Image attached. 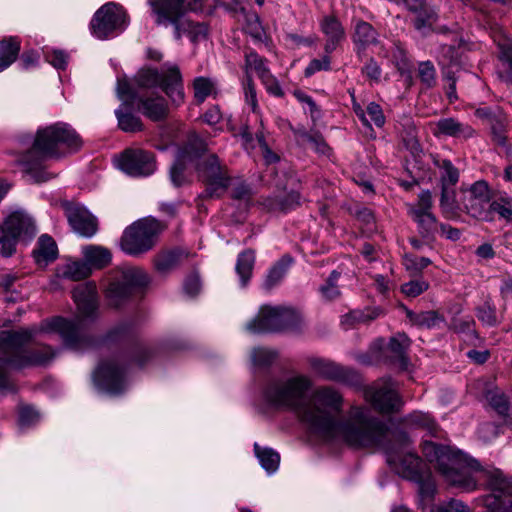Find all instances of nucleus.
I'll return each instance as SVG.
<instances>
[{
    "mask_svg": "<svg viewBox=\"0 0 512 512\" xmlns=\"http://www.w3.org/2000/svg\"><path fill=\"white\" fill-rule=\"evenodd\" d=\"M244 86V94L246 102L251 106L252 110L255 111L257 107L256 90L254 87L253 80L250 75L247 74Z\"/></svg>",
    "mask_w": 512,
    "mask_h": 512,
    "instance_id": "63",
    "label": "nucleus"
},
{
    "mask_svg": "<svg viewBox=\"0 0 512 512\" xmlns=\"http://www.w3.org/2000/svg\"><path fill=\"white\" fill-rule=\"evenodd\" d=\"M461 203L464 211L471 217L481 221H492L490 191L487 182L476 181L469 188L462 189Z\"/></svg>",
    "mask_w": 512,
    "mask_h": 512,
    "instance_id": "17",
    "label": "nucleus"
},
{
    "mask_svg": "<svg viewBox=\"0 0 512 512\" xmlns=\"http://www.w3.org/2000/svg\"><path fill=\"white\" fill-rule=\"evenodd\" d=\"M365 399L375 410L383 414L397 412L403 405L398 393L388 384L366 389Z\"/></svg>",
    "mask_w": 512,
    "mask_h": 512,
    "instance_id": "20",
    "label": "nucleus"
},
{
    "mask_svg": "<svg viewBox=\"0 0 512 512\" xmlns=\"http://www.w3.org/2000/svg\"><path fill=\"white\" fill-rule=\"evenodd\" d=\"M261 82L269 94L276 97H282L284 95L278 80L272 74L268 76L266 75V77L262 79Z\"/></svg>",
    "mask_w": 512,
    "mask_h": 512,
    "instance_id": "64",
    "label": "nucleus"
},
{
    "mask_svg": "<svg viewBox=\"0 0 512 512\" xmlns=\"http://www.w3.org/2000/svg\"><path fill=\"white\" fill-rule=\"evenodd\" d=\"M66 216L72 229L80 236L91 238L96 234L98 230L97 219L84 207H68Z\"/></svg>",
    "mask_w": 512,
    "mask_h": 512,
    "instance_id": "21",
    "label": "nucleus"
},
{
    "mask_svg": "<svg viewBox=\"0 0 512 512\" xmlns=\"http://www.w3.org/2000/svg\"><path fill=\"white\" fill-rule=\"evenodd\" d=\"M134 81L141 89L161 87L176 106L184 102L182 76L176 65H165L161 73L157 69L144 67L136 73Z\"/></svg>",
    "mask_w": 512,
    "mask_h": 512,
    "instance_id": "8",
    "label": "nucleus"
},
{
    "mask_svg": "<svg viewBox=\"0 0 512 512\" xmlns=\"http://www.w3.org/2000/svg\"><path fill=\"white\" fill-rule=\"evenodd\" d=\"M34 330H21L4 333L0 344V388L8 383V369H23L46 365L55 356L50 347L28 350L24 346L34 336Z\"/></svg>",
    "mask_w": 512,
    "mask_h": 512,
    "instance_id": "5",
    "label": "nucleus"
},
{
    "mask_svg": "<svg viewBox=\"0 0 512 512\" xmlns=\"http://www.w3.org/2000/svg\"><path fill=\"white\" fill-rule=\"evenodd\" d=\"M188 29L184 34H188L192 41H198L201 38H205L208 33V28L203 23H194L187 19Z\"/></svg>",
    "mask_w": 512,
    "mask_h": 512,
    "instance_id": "60",
    "label": "nucleus"
},
{
    "mask_svg": "<svg viewBox=\"0 0 512 512\" xmlns=\"http://www.w3.org/2000/svg\"><path fill=\"white\" fill-rule=\"evenodd\" d=\"M474 129L455 118H441L434 124L433 134L436 137L446 136L460 139L473 137Z\"/></svg>",
    "mask_w": 512,
    "mask_h": 512,
    "instance_id": "26",
    "label": "nucleus"
},
{
    "mask_svg": "<svg viewBox=\"0 0 512 512\" xmlns=\"http://www.w3.org/2000/svg\"><path fill=\"white\" fill-rule=\"evenodd\" d=\"M405 422L409 425L425 428L431 436L438 437V426L427 413L413 412L406 416Z\"/></svg>",
    "mask_w": 512,
    "mask_h": 512,
    "instance_id": "42",
    "label": "nucleus"
},
{
    "mask_svg": "<svg viewBox=\"0 0 512 512\" xmlns=\"http://www.w3.org/2000/svg\"><path fill=\"white\" fill-rule=\"evenodd\" d=\"M434 165L440 170L441 213L447 219H456L459 217V205L456 200L455 185L459 181V170L448 159L435 158Z\"/></svg>",
    "mask_w": 512,
    "mask_h": 512,
    "instance_id": "13",
    "label": "nucleus"
},
{
    "mask_svg": "<svg viewBox=\"0 0 512 512\" xmlns=\"http://www.w3.org/2000/svg\"><path fill=\"white\" fill-rule=\"evenodd\" d=\"M57 245L52 237L47 234L40 236L37 247L33 251L35 261L39 265H46L57 258Z\"/></svg>",
    "mask_w": 512,
    "mask_h": 512,
    "instance_id": "29",
    "label": "nucleus"
},
{
    "mask_svg": "<svg viewBox=\"0 0 512 512\" xmlns=\"http://www.w3.org/2000/svg\"><path fill=\"white\" fill-rule=\"evenodd\" d=\"M199 179L206 183L204 197H219V190H226L229 185V175L226 167L222 166L215 154L208 155L196 165Z\"/></svg>",
    "mask_w": 512,
    "mask_h": 512,
    "instance_id": "16",
    "label": "nucleus"
},
{
    "mask_svg": "<svg viewBox=\"0 0 512 512\" xmlns=\"http://www.w3.org/2000/svg\"><path fill=\"white\" fill-rule=\"evenodd\" d=\"M245 65L247 68V72L249 74V70H253L256 72L260 80L264 79L266 75H270V69L267 66V61L265 58L261 57L254 51H250L245 55Z\"/></svg>",
    "mask_w": 512,
    "mask_h": 512,
    "instance_id": "43",
    "label": "nucleus"
},
{
    "mask_svg": "<svg viewBox=\"0 0 512 512\" xmlns=\"http://www.w3.org/2000/svg\"><path fill=\"white\" fill-rule=\"evenodd\" d=\"M501 32L494 36V40L498 42L500 48L501 75L508 81L512 82V42L508 39L503 41L500 39Z\"/></svg>",
    "mask_w": 512,
    "mask_h": 512,
    "instance_id": "35",
    "label": "nucleus"
},
{
    "mask_svg": "<svg viewBox=\"0 0 512 512\" xmlns=\"http://www.w3.org/2000/svg\"><path fill=\"white\" fill-rule=\"evenodd\" d=\"M330 69V57L325 55L320 59H313L305 69V75L311 76L318 71Z\"/></svg>",
    "mask_w": 512,
    "mask_h": 512,
    "instance_id": "61",
    "label": "nucleus"
},
{
    "mask_svg": "<svg viewBox=\"0 0 512 512\" xmlns=\"http://www.w3.org/2000/svg\"><path fill=\"white\" fill-rule=\"evenodd\" d=\"M128 25V15L125 9L114 2H108L101 6L94 14L90 29L92 34L104 40L115 32H122Z\"/></svg>",
    "mask_w": 512,
    "mask_h": 512,
    "instance_id": "14",
    "label": "nucleus"
},
{
    "mask_svg": "<svg viewBox=\"0 0 512 512\" xmlns=\"http://www.w3.org/2000/svg\"><path fill=\"white\" fill-rule=\"evenodd\" d=\"M311 387L312 381L306 375L282 376L266 384L263 397L275 407L293 411L311 433L326 442L371 446L384 437L383 423L367 407L353 405L343 418L337 419L344 405L342 393L322 386L306 400Z\"/></svg>",
    "mask_w": 512,
    "mask_h": 512,
    "instance_id": "1",
    "label": "nucleus"
},
{
    "mask_svg": "<svg viewBox=\"0 0 512 512\" xmlns=\"http://www.w3.org/2000/svg\"><path fill=\"white\" fill-rule=\"evenodd\" d=\"M411 345V340L405 333H397L391 337L388 343V350L400 361L402 365L407 364L406 352Z\"/></svg>",
    "mask_w": 512,
    "mask_h": 512,
    "instance_id": "40",
    "label": "nucleus"
},
{
    "mask_svg": "<svg viewBox=\"0 0 512 512\" xmlns=\"http://www.w3.org/2000/svg\"><path fill=\"white\" fill-rule=\"evenodd\" d=\"M292 258L288 255L283 256L277 261L269 270L264 280L263 286L266 290H270L278 285L285 277L290 265Z\"/></svg>",
    "mask_w": 512,
    "mask_h": 512,
    "instance_id": "34",
    "label": "nucleus"
},
{
    "mask_svg": "<svg viewBox=\"0 0 512 512\" xmlns=\"http://www.w3.org/2000/svg\"><path fill=\"white\" fill-rule=\"evenodd\" d=\"M148 283V276L140 268L130 267L121 271L105 289L109 306L118 308L126 303L137 288Z\"/></svg>",
    "mask_w": 512,
    "mask_h": 512,
    "instance_id": "12",
    "label": "nucleus"
},
{
    "mask_svg": "<svg viewBox=\"0 0 512 512\" xmlns=\"http://www.w3.org/2000/svg\"><path fill=\"white\" fill-rule=\"evenodd\" d=\"M418 72L423 84L429 88L434 86L436 82V71L434 65L430 61L420 63Z\"/></svg>",
    "mask_w": 512,
    "mask_h": 512,
    "instance_id": "56",
    "label": "nucleus"
},
{
    "mask_svg": "<svg viewBox=\"0 0 512 512\" xmlns=\"http://www.w3.org/2000/svg\"><path fill=\"white\" fill-rule=\"evenodd\" d=\"M366 113L369 116L371 122H373L377 127H382L385 124V116L379 104L370 102L367 105Z\"/></svg>",
    "mask_w": 512,
    "mask_h": 512,
    "instance_id": "59",
    "label": "nucleus"
},
{
    "mask_svg": "<svg viewBox=\"0 0 512 512\" xmlns=\"http://www.w3.org/2000/svg\"><path fill=\"white\" fill-rule=\"evenodd\" d=\"M131 106L130 104L122 103L115 111L118 126L124 132H137L143 129L141 119L130 111Z\"/></svg>",
    "mask_w": 512,
    "mask_h": 512,
    "instance_id": "33",
    "label": "nucleus"
},
{
    "mask_svg": "<svg viewBox=\"0 0 512 512\" xmlns=\"http://www.w3.org/2000/svg\"><path fill=\"white\" fill-rule=\"evenodd\" d=\"M118 167L127 175L146 177L155 172L156 161L151 152L142 149H127L122 153Z\"/></svg>",
    "mask_w": 512,
    "mask_h": 512,
    "instance_id": "19",
    "label": "nucleus"
},
{
    "mask_svg": "<svg viewBox=\"0 0 512 512\" xmlns=\"http://www.w3.org/2000/svg\"><path fill=\"white\" fill-rule=\"evenodd\" d=\"M187 255L181 250L159 253L154 258V266L158 273L165 275L175 269Z\"/></svg>",
    "mask_w": 512,
    "mask_h": 512,
    "instance_id": "31",
    "label": "nucleus"
},
{
    "mask_svg": "<svg viewBox=\"0 0 512 512\" xmlns=\"http://www.w3.org/2000/svg\"><path fill=\"white\" fill-rule=\"evenodd\" d=\"M339 276L340 273H338L336 270H333L326 283L320 287V292L325 299L333 300L340 295V291L336 285Z\"/></svg>",
    "mask_w": 512,
    "mask_h": 512,
    "instance_id": "53",
    "label": "nucleus"
},
{
    "mask_svg": "<svg viewBox=\"0 0 512 512\" xmlns=\"http://www.w3.org/2000/svg\"><path fill=\"white\" fill-rule=\"evenodd\" d=\"M117 95L123 103L134 105L140 93L137 92L126 79L117 80Z\"/></svg>",
    "mask_w": 512,
    "mask_h": 512,
    "instance_id": "49",
    "label": "nucleus"
},
{
    "mask_svg": "<svg viewBox=\"0 0 512 512\" xmlns=\"http://www.w3.org/2000/svg\"><path fill=\"white\" fill-rule=\"evenodd\" d=\"M82 147V139L67 123L55 124L39 128L36 132L32 147L17 160L22 171L34 183L47 182L55 174L47 171L46 161L63 155L61 148L76 152Z\"/></svg>",
    "mask_w": 512,
    "mask_h": 512,
    "instance_id": "3",
    "label": "nucleus"
},
{
    "mask_svg": "<svg viewBox=\"0 0 512 512\" xmlns=\"http://www.w3.org/2000/svg\"><path fill=\"white\" fill-rule=\"evenodd\" d=\"M190 146L184 147L177 154L175 163L170 168V180L175 187H181L187 183L184 175L186 163L193 160Z\"/></svg>",
    "mask_w": 512,
    "mask_h": 512,
    "instance_id": "30",
    "label": "nucleus"
},
{
    "mask_svg": "<svg viewBox=\"0 0 512 512\" xmlns=\"http://www.w3.org/2000/svg\"><path fill=\"white\" fill-rule=\"evenodd\" d=\"M73 299L77 307L76 317L48 319L43 322L42 331L58 333L67 347L81 350L90 342L85 335V321L95 319L98 310L96 285L87 282L76 286L73 290Z\"/></svg>",
    "mask_w": 512,
    "mask_h": 512,
    "instance_id": "4",
    "label": "nucleus"
},
{
    "mask_svg": "<svg viewBox=\"0 0 512 512\" xmlns=\"http://www.w3.org/2000/svg\"><path fill=\"white\" fill-rule=\"evenodd\" d=\"M385 427L384 437L375 445L371 446H353L354 449H376L382 448L386 452L387 463L401 477L419 481L422 478L423 462L414 453L411 447V441L404 432L394 433L388 424L376 417Z\"/></svg>",
    "mask_w": 512,
    "mask_h": 512,
    "instance_id": "6",
    "label": "nucleus"
},
{
    "mask_svg": "<svg viewBox=\"0 0 512 512\" xmlns=\"http://www.w3.org/2000/svg\"><path fill=\"white\" fill-rule=\"evenodd\" d=\"M20 41L16 37L3 39L0 42V72L8 68L17 58Z\"/></svg>",
    "mask_w": 512,
    "mask_h": 512,
    "instance_id": "38",
    "label": "nucleus"
},
{
    "mask_svg": "<svg viewBox=\"0 0 512 512\" xmlns=\"http://www.w3.org/2000/svg\"><path fill=\"white\" fill-rule=\"evenodd\" d=\"M40 419L39 412L32 407H22L19 412V426L29 427Z\"/></svg>",
    "mask_w": 512,
    "mask_h": 512,
    "instance_id": "57",
    "label": "nucleus"
},
{
    "mask_svg": "<svg viewBox=\"0 0 512 512\" xmlns=\"http://www.w3.org/2000/svg\"><path fill=\"white\" fill-rule=\"evenodd\" d=\"M406 315L413 325L421 328H436L444 322V318L440 316L436 311H424L415 313L411 310H407Z\"/></svg>",
    "mask_w": 512,
    "mask_h": 512,
    "instance_id": "39",
    "label": "nucleus"
},
{
    "mask_svg": "<svg viewBox=\"0 0 512 512\" xmlns=\"http://www.w3.org/2000/svg\"><path fill=\"white\" fill-rule=\"evenodd\" d=\"M487 400L491 407L502 416H507L509 411L508 398L503 393L488 392Z\"/></svg>",
    "mask_w": 512,
    "mask_h": 512,
    "instance_id": "52",
    "label": "nucleus"
},
{
    "mask_svg": "<svg viewBox=\"0 0 512 512\" xmlns=\"http://www.w3.org/2000/svg\"><path fill=\"white\" fill-rule=\"evenodd\" d=\"M255 264V252L246 249L238 255L235 270L240 279L241 287H246L252 277Z\"/></svg>",
    "mask_w": 512,
    "mask_h": 512,
    "instance_id": "32",
    "label": "nucleus"
},
{
    "mask_svg": "<svg viewBox=\"0 0 512 512\" xmlns=\"http://www.w3.org/2000/svg\"><path fill=\"white\" fill-rule=\"evenodd\" d=\"M463 51L460 46L442 44L439 47L437 59L439 65L442 67L443 73L445 71L457 72L462 66Z\"/></svg>",
    "mask_w": 512,
    "mask_h": 512,
    "instance_id": "27",
    "label": "nucleus"
},
{
    "mask_svg": "<svg viewBox=\"0 0 512 512\" xmlns=\"http://www.w3.org/2000/svg\"><path fill=\"white\" fill-rule=\"evenodd\" d=\"M432 512H470V509L462 501L451 499L446 504L434 508Z\"/></svg>",
    "mask_w": 512,
    "mask_h": 512,
    "instance_id": "62",
    "label": "nucleus"
},
{
    "mask_svg": "<svg viewBox=\"0 0 512 512\" xmlns=\"http://www.w3.org/2000/svg\"><path fill=\"white\" fill-rule=\"evenodd\" d=\"M254 452L261 467L268 474H273L277 471L280 463V455L275 450L268 447H261L258 443H254Z\"/></svg>",
    "mask_w": 512,
    "mask_h": 512,
    "instance_id": "37",
    "label": "nucleus"
},
{
    "mask_svg": "<svg viewBox=\"0 0 512 512\" xmlns=\"http://www.w3.org/2000/svg\"><path fill=\"white\" fill-rule=\"evenodd\" d=\"M433 207L432 193L423 190L418 195L416 203L408 204V214L416 223L417 231L425 243L429 244L435 240L440 223L431 212Z\"/></svg>",
    "mask_w": 512,
    "mask_h": 512,
    "instance_id": "15",
    "label": "nucleus"
},
{
    "mask_svg": "<svg viewBox=\"0 0 512 512\" xmlns=\"http://www.w3.org/2000/svg\"><path fill=\"white\" fill-rule=\"evenodd\" d=\"M45 58L56 69H65L68 63V55L62 50L46 51Z\"/></svg>",
    "mask_w": 512,
    "mask_h": 512,
    "instance_id": "58",
    "label": "nucleus"
},
{
    "mask_svg": "<svg viewBox=\"0 0 512 512\" xmlns=\"http://www.w3.org/2000/svg\"><path fill=\"white\" fill-rule=\"evenodd\" d=\"M475 325L476 323L472 317L463 319L454 318L451 322V329L456 333L464 334L466 336V340L474 344L476 340H479V336L475 330Z\"/></svg>",
    "mask_w": 512,
    "mask_h": 512,
    "instance_id": "44",
    "label": "nucleus"
},
{
    "mask_svg": "<svg viewBox=\"0 0 512 512\" xmlns=\"http://www.w3.org/2000/svg\"><path fill=\"white\" fill-rule=\"evenodd\" d=\"M352 23L351 38L357 54L363 53L369 46L379 43V33L370 23L360 18H353Z\"/></svg>",
    "mask_w": 512,
    "mask_h": 512,
    "instance_id": "24",
    "label": "nucleus"
},
{
    "mask_svg": "<svg viewBox=\"0 0 512 512\" xmlns=\"http://www.w3.org/2000/svg\"><path fill=\"white\" fill-rule=\"evenodd\" d=\"M160 230L161 224L156 219L138 220L125 229L121 237V248L129 255H141L152 249Z\"/></svg>",
    "mask_w": 512,
    "mask_h": 512,
    "instance_id": "10",
    "label": "nucleus"
},
{
    "mask_svg": "<svg viewBox=\"0 0 512 512\" xmlns=\"http://www.w3.org/2000/svg\"><path fill=\"white\" fill-rule=\"evenodd\" d=\"M307 363L318 377L331 381H345L349 371L343 366L321 357H309Z\"/></svg>",
    "mask_w": 512,
    "mask_h": 512,
    "instance_id": "23",
    "label": "nucleus"
},
{
    "mask_svg": "<svg viewBox=\"0 0 512 512\" xmlns=\"http://www.w3.org/2000/svg\"><path fill=\"white\" fill-rule=\"evenodd\" d=\"M193 89L196 102L202 103L216 93V81L207 77H197L193 81Z\"/></svg>",
    "mask_w": 512,
    "mask_h": 512,
    "instance_id": "41",
    "label": "nucleus"
},
{
    "mask_svg": "<svg viewBox=\"0 0 512 512\" xmlns=\"http://www.w3.org/2000/svg\"><path fill=\"white\" fill-rule=\"evenodd\" d=\"M84 260L90 269H102L109 265L112 259L111 252L102 246L86 245L82 248Z\"/></svg>",
    "mask_w": 512,
    "mask_h": 512,
    "instance_id": "28",
    "label": "nucleus"
},
{
    "mask_svg": "<svg viewBox=\"0 0 512 512\" xmlns=\"http://www.w3.org/2000/svg\"><path fill=\"white\" fill-rule=\"evenodd\" d=\"M377 316L378 314L376 313H366L360 310H353L342 316L341 324L345 329H349L356 324L369 322L375 319Z\"/></svg>",
    "mask_w": 512,
    "mask_h": 512,
    "instance_id": "47",
    "label": "nucleus"
},
{
    "mask_svg": "<svg viewBox=\"0 0 512 512\" xmlns=\"http://www.w3.org/2000/svg\"><path fill=\"white\" fill-rule=\"evenodd\" d=\"M432 261L427 257H418L414 254H405L403 257V264L406 270L413 274H418L426 267H428Z\"/></svg>",
    "mask_w": 512,
    "mask_h": 512,
    "instance_id": "51",
    "label": "nucleus"
},
{
    "mask_svg": "<svg viewBox=\"0 0 512 512\" xmlns=\"http://www.w3.org/2000/svg\"><path fill=\"white\" fill-rule=\"evenodd\" d=\"M475 314L484 326L495 327L500 323L496 307L490 301H485L482 305L476 307Z\"/></svg>",
    "mask_w": 512,
    "mask_h": 512,
    "instance_id": "45",
    "label": "nucleus"
},
{
    "mask_svg": "<svg viewBox=\"0 0 512 512\" xmlns=\"http://www.w3.org/2000/svg\"><path fill=\"white\" fill-rule=\"evenodd\" d=\"M36 233L35 224L30 216L23 212H14L0 227L1 254L4 257L13 255L19 240L29 241Z\"/></svg>",
    "mask_w": 512,
    "mask_h": 512,
    "instance_id": "11",
    "label": "nucleus"
},
{
    "mask_svg": "<svg viewBox=\"0 0 512 512\" xmlns=\"http://www.w3.org/2000/svg\"><path fill=\"white\" fill-rule=\"evenodd\" d=\"M429 283L423 279L411 280L401 286V291L407 297H417L427 291Z\"/></svg>",
    "mask_w": 512,
    "mask_h": 512,
    "instance_id": "54",
    "label": "nucleus"
},
{
    "mask_svg": "<svg viewBox=\"0 0 512 512\" xmlns=\"http://www.w3.org/2000/svg\"><path fill=\"white\" fill-rule=\"evenodd\" d=\"M122 357H116L99 364L93 374L95 385L103 391L117 395L125 388V369Z\"/></svg>",
    "mask_w": 512,
    "mask_h": 512,
    "instance_id": "18",
    "label": "nucleus"
},
{
    "mask_svg": "<svg viewBox=\"0 0 512 512\" xmlns=\"http://www.w3.org/2000/svg\"><path fill=\"white\" fill-rule=\"evenodd\" d=\"M425 458L435 465L439 473L452 486L470 492L477 488V481L471 471L482 474L490 494L482 497V512H512L511 484L497 470L481 469L480 463L460 450L425 440L422 444Z\"/></svg>",
    "mask_w": 512,
    "mask_h": 512,
    "instance_id": "2",
    "label": "nucleus"
},
{
    "mask_svg": "<svg viewBox=\"0 0 512 512\" xmlns=\"http://www.w3.org/2000/svg\"><path fill=\"white\" fill-rule=\"evenodd\" d=\"M300 322V313L292 308L263 305L255 318L247 323L246 329L254 334L280 332L294 329Z\"/></svg>",
    "mask_w": 512,
    "mask_h": 512,
    "instance_id": "9",
    "label": "nucleus"
},
{
    "mask_svg": "<svg viewBox=\"0 0 512 512\" xmlns=\"http://www.w3.org/2000/svg\"><path fill=\"white\" fill-rule=\"evenodd\" d=\"M488 209L493 213H497L500 218L507 222H512V200L510 198H499L490 202Z\"/></svg>",
    "mask_w": 512,
    "mask_h": 512,
    "instance_id": "48",
    "label": "nucleus"
},
{
    "mask_svg": "<svg viewBox=\"0 0 512 512\" xmlns=\"http://www.w3.org/2000/svg\"><path fill=\"white\" fill-rule=\"evenodd\" d=\"M277 357V352L264 347H257L252 350L251 358L254 365L264 367L270 365Z\"/></svg>",
    "mask_w": 512,
    "mask_h": 512,
    "instance_id": "50",
    "label": "nucleus"
},
{
    "mask_svg": "<svg viewBox=\"0 0 512 512\" xmlns=\"http://www.w3.org/2000/svg\"><path fill=\"white\" fill-rule=\"evenodd\" d=\"M205 0H148L151 16L158 27H172L174 37L180 40L188 29L186 14L198 11Z\"/></svg>",
    "mask_w": 512,
    "mask_h": 512,
    "instance_id": "7",
    "label": "nucleus"
},
{
    "mask_svg": "<svg viewBox=\"0 0 512 512\" xmlns=\"http://www.w3.org/2000/svg\"><path fill=\"white\" fill-rule=\"evenodd\" d=\"M506 117L502 114L494 115L490 119L491 132L493 140L500 146L506 145Z\"/></svg>",
    "mask_w": 512,
    "mask_h": 512,
    "instance_id": "46",
    "label": "nucleus"
},
{
    "mask_svg": "<svg viewBox=\"0 0 512 512\" xmlns=\"http://www.w3.org/2000/svg\"><path fill=\"white\" fill-rule=\"evenodd\" d=\"M91 274L89 264L84 261H72L64 264L58 272V275L67 280L80 281Z\"/></svg>",
    "mask_w": 512,
    "mask_h": 512,
    "instance_id": "36",
    "label": "nucleus"
},
{
    "mask_svg": "<svg viewBox=\"0 0 512 512\" xmlns=\"http://www.w3.org/2000/svg\"><path fill=\"white\" fill-rule=\"evenodd\" d=\"M320 30L326 38L324 50L332 53L341 41L345 39V29L340 20L334 15H325L319 23Z\"/></svg>",
    "mask_w": 512,
    "mask_h": 512,
    "instance_id": "25",
    "label": "nucleus"
},
{
    "mask_svg": "<svg viewBox=\"0 0 512 512\" xmlns=\"http://www.w3.org/2000/svg\"><path fill=\"white\" fill-rule=\"evenodd\" d=\"M134 104L139 112L152 121H161L168 115L167 101L154 93L140 94Z\"/></svg>",
    "mask_w": 512,
    "mask_h": 512,
    "instance_id": "22",
    "label": "nucleus"
},
{
    "mask_svg": "<svg viewBox=\"0 0 512 512\" xmlns=\"http://www.w3.org/2000/svg\"><path fill=\"white\" fill-rule=\"evenodd\" d=\"M300 137L302 141L309 143L315 152L321 155H329L330 147L321 135H312L307 132H302Z\"/></svg>",
    "mask_w": 512,
    "mask_h": 512,
    "instance_id": "55",
    "label": "nucleus"
}]
</instances>
